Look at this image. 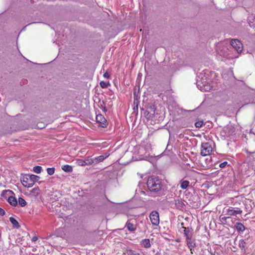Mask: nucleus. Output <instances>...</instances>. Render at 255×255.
<instances>
[{
  "label": "nucleus",
  "mask_w": 255,
  "mask_h": 255,
  "mask_svg": "<svg viewBox=\"0 0 255 255\" xmlns=\"http://www.w3.org/2000/svg\"><path fill=\"white\" fill-rule=\"evenodd\" d=\"M149 218L151 224L154 226H157L159 224V213L156 211H153L149 215Z\"/></svg>",
  "instance_id": "nucleus-4"
},
{
  "label": "nucleus",
  "mask_w": 255,
  "mask_h": 255,
  "mask_svg": "<svg viewBox=\"0 0 255 255\" xmlns=\"http://www.w3.org/2000/svg\"><path fill=\"white\" fill-rule=\"evenodd\" d=\"M62 169L66 172H71L73 170V168L69 165H64L62 166Z\"/></svg>",
  "instance_id": "nucleus-20"
},
{
  "label": "nucleus",
  "mask_w": 255,
  "mask_h": 255,
  "mask_svg": "<svg viewBox=\"0 0 255 255\" xmlns=\"http://www.w3.org/2000/svg\"><path fill=\"white\" fill-rule=\"evenodd\" d=\"M231 44L238 53L242 52L243 45L240 41L238 39H232L231 41Z\"/></svg>",
  "instance_id": "nucleus-5"
},
{
  "label": "nucleus",
  "mask_w": 255,
  "mask_h": 255,
  "mask_svg": "<svg viewBox=\"0 0 255 255\" xmlns=\"http://www.w3.org/2000/svg\"><path fill=\"white\" fill-rule=\"evenodd\" d=\"M127 254L128 255H140L139 253L132 250H127Z\"/></svg>",
  "instance_id": "nucleus-27"
},
{
  "label": "nucleus",
  "mask_w": 255,
  "mask_h": 255,
  "mask_svg": "<svg viewBox=\"0 0 255 255\" xmlns=\"http://www.w3.org/2000/svg\"><path fill=\"white\" fill-rule=\"evenodd\" d=\"M32 251H33V252H35V249H33V250H32Z\"/></svg>",
  "instance_id": "nucleus-37"
},
{
  "label": "nucleus",
  "mask_w": 255,
  "mask_h": 255,
  "mask_svg": "<svg viewBox=\"0 0 255 255\" xmlns=\"http://www.w3.org/2000/svg\"><path fill=\"white\" fill-rule=\"evenodd\" d=\"M108 155L104 156L103 155H100L95 158H92L93 164H97L98 163L103 161L105 158H106Z\"/></svg>",
  "instance_id": "nucleus-13"
},
{
  "label": "nucleus",
  "mask_w": 255,
  "mask_h": 255,
  "mask_svg": "<svg viewBox=\"0 0 255 255\" xmlns=\"http://www.w3.org/2000/svg\"><path fill=\"white\" fill-rule=\"evenodd\" d=\"M229 217H220V220L222 221H226V220L229 218Z\"/></svg>",
  "instance_id": "nucleus-34"
},
{
  "label": "nucleus",
  "mask_w": 255,
  "mask_h": 255,
  "mask_svg": "<svg viewBox=\"0 0 255 255\" xmlns=\"http://www.w3.org/2000/svg\"><path fill=\"white\" fill-rule=\"evenodd\" d=\"M180 187L182 189H186L189 186L190 182L187 180L182 179L180 181Z\"/></svg>",
  "instance_id": "nucleus-17"
},
{
  "label": "nucleus",
  "mask_w": 255,
  "mask_h": 255,
  "mask_svg": "<svg viewBox=\"0 0 255 255\" xmlns=\"http://www.w3.org/2000/svg\"><path fill=\"white\" fill-rule=\"evenodd\" d=\"M38 240V238L36 236H34L32 237L31 241L32 242H35Z\"/></svg>",
  "instance_id": "nucleus-35"
},
{
  "label": "nucleus",
  "mask_w": 255,
  "mask_h": 255,
  "mask_svg": "<svg viewBox=\"0 0 255 255\" xmlns=\"http://www.w3.org/2000/svg\"><path fill=\"white\" fill-rule=\"evenodd\" d=\"M125 227L131 233L134 232L136 230V223L135 220H128L125 225Z\"/></svg>",
  "instance_id": "nucleus-6"
},
{
  "label": "nucleus",
  "mask_w": 255,
  "mask_h": 255,
  "mask_svg": "<svg viewBox=\"0 0 255 255\" xmlns=\"http://www.w3.org/2000/svg\"><path fill=\"white\" fill-rule=\"evenodd\" d=\"M153 113H154V111L153 112ZM144 114L147 119H152L154 117V114H151L147 111L144 112Z\"/></svg>",
  "instance_id": "nucleus-23"
},
{
  "label": "nucleus",
  "mask_w": 255,
  "mask_h": 255,
  "mask_svg": "<svg viewBox=\"0 0 255 255\" xmlns=\"http://www.w3.org/2000/svg\"><path fill=\"white\" fill-rule=\"evenodd\" d=\"M47 172L48 175H52L55 172V168L54 167L48 168L47 169Z\"/></svg>",
  "instance_id": "nucleus-28"
},
{
  "label": "nucleus",
  "mask_w": 255,
  "mask_h": 255,
  "mask_svg": "<svg viewBox=\"0 0 255 255\" xmlns=\"http://www.w3.org/2000/svg\"><path fill=\"white\" fill-rule=\"evenodd\" d=\"M96 119L97 122L99 124V126L102 128L107 127V121L102 115L98 114L97 115Z\"/></svg>",
  "instance_id": "nucleus-11"
},
{
  "label": "nucleus",
  "mask_w": 255,
  "mask_h": 255,
  "mask_svg": "<svg viewBox=\"0 0 255 255\" xmlns=\"http://www.w3.org/2000/svg\"><path fill=\"white\" fill-rule=\"evenodd\" d=\"M33 171L36 173H40L42 171V167L38 165L35 166L33 167Z\"/></svg>",
  "instance_id": "nucleus-25"
},
{
  "label": "nucleus",
  "mask_w": 255,
  "mask_h": 255,
  "mask_svg": "<svg viewBox=\"0 0 255 255\" xmlns=\"http://www.w3.org/2000/svg\"><path fill=\"white\" fill-rule=\"evenodd\" d=\"M186 244L188 249L190 250L191 254H193L194 248L196 247V243L195 239L193 238V236L189 238L186 239Z\"/></svg>",
  "instance_id": "nucleus-8"
},
{
  "label": "nucleus",
  "mask_w": 255,
  "mask_h": 255,
  "mask_svg": "<svg viewBox=\"0 0 255 255\" xmlns=\"http://www.w3.org/2000/svg\"><path fill=\"white\" fill-rule=\"evenodd\" d=\"M8 203L13 206H15L17 204V201L14 197L10 196L8 198Z\"/></svg>",
  "instance_id": "nucleus-19"
},
{
  "label": "nucleus",
  "mask_w": 255,
  "mask_h": 255,
  "mask_svg": "<svg viewBox=\"0 0 255 255\" xmlns=\"http://www.w3.org/2000/svg\"><path fill=\"white\" fill-rule=\"evenodd\" d=\"M181 229L183 230V233L186 239L193 236V230L192 228L182 226Z\"/></svg>",
  "instance_id": "nucleus-12"
},
{
  "label": "nucleus",
  "mask_w": 255,
  "mask_h": 255,
  "mask_svg": "<svg viewBox=\"0 0 255 255\" xmlns=\"http://www.w3.org/2000/svg\"><path fill=\"white\" fill-rule=\"evenodd\" d=\"M239 247L242 250H243L244 252H246V242L244 240H242L240 241Z\"/></svg>",
  "instance_id": "nucleus-22"
},
{
  "label": "nucleus",
  "mask_w": 255,
  "mask_h": 255,
  "mask_svg": "<svg viewBox=\"0 0 255 255\" xmlns=\"http://www.w3.org/2000/svg\"><path fill=\"white\" fill-rule=\"evenodd\" d=\"M100 85L102 88H107L108 86H110L109 82H106L104 81H102L100 83Z\"/></svg>",
  "instance_id": "nucleus-24"
},
{
  "label": "nucleus",
  "mask_w": 255,
  "mask_h": 255,
  "mask_svg": "<svg viewBox=\"0 0 255 255\" xmlns=\"http://www.w3.org/2000/svg\"><path fill=\"white\" fill-rule=\"evenodd\" d=\"M170 204L172 206L174 205V208L177 210L183 211L186 209V205L181 199L178 198L174 199L170 201Z\"/></svg>",
  "instance_id": "nucleus-3"
},
{
  "label": "nucleus",
  "mask_w": 255,
  "mask_h": 255,
  "mask_svg": "<svg viewBox=\"0 0 255 255\" xmlns=\"http://www.w3.org/2000/svg\"><path fill=\"white\" fill-rule=\"evenodd\" d=\"M40 192V189L38 187L33 188L30 193L34 196H37Z\"/></svg>",
  "instance_id": "nucleus-21"
},
{
  "label": "nucleus",
  "mask_w": 255,
  "mask_h": 255,
  "mask_svg": "<svg viewBox=\"0 0 255 255\" xmlns=\"http://www.w3.org/2000/svg\"><path fill=\"white\" fill-rule=\"evenodd\" d=\"M195 125L197 128H201L203 125V121H198L195 123Z\"/></svg>",
  "instance_id": "nucleus-29"
},
{
  "label": "nucleus",
  "mask_w": 255,
  "mask_h": 255,
  "mask_svg": "<svg viewBox=\"0 0 255 255\" xmlns=\"http://www.w3.org/2000/svg\"><path fill=\"white\" fill-rule=\"evenodd\" d=\"M146 184L150 192L157 195L161 194L163 190V185L161 180L158 177H149L147 179Z\"/></svg>",
  "instance_id": "nucleus-1"
},
{
  "label": "nucleus",
  "mask_w": 255,
  "mask_h": 255,
  "mask_svg": "<svg viewBox=\"0 0 255 255\" xmlns=\"http://www.w3.org/2000/svg\"><path fill=\"white\" fill-rule=\"evenodd\" d=\"M79 165L84 166L93 164L92 158L90 156L86 157L85 159H78L77 161Z\"/></svg>",
  "instance_id": "nucleus-10"
},
{
  "label": "nucleus",
  "mask_w": 255,
  "mask_h": 255,
  "mask_svg": "<svg viewBox=\"0 0 255 255\" xmlns=\"http://www.w3.org/2000/svg\"><path fill=\"white\" fill-rule=\"evenodd\" d=\"M208 86H207V88H205V87L204 90H205V91H207V90H208Z\"/></svg>",
  "instance_id": "nucleus-36"
},
{
  "label": "nucleus",
  "mask_w": 255,
  "mask_h": 255,
  "mask_svg": "<svg viewBox=\"0 0 255 255\" xmlns=\"http://www.w3.org/2000/svg\"><path fill=\"white\" fill-rule=\"evenodd\" d=\"M235 227L239 233H242L245 230V227L240 222H237L235 224Z\"/></svg>",
  "instance_id": "nucleus-14"
},
{
  "label": "nucleus",
  "mask_w": 255,
  "mask_h": 255,
  "mask_svg": "<svg viewBox=\"0 0 255 255\" xmlns=\"http://www.w3.org/2000/svg\"><path fill=\"white\" fill-rule=\"evenodd\" d=\"M18 203L19 205H20L21 207H24L26 205V202L25 200L21 197L18 198Z\"/></svg>",
  "instance_id": "nucleus-26"
},
{
  "label": "nucleus",
  "mask_w": 255,
  "mask_h": 255,
  "mask_svg": "<svg viewBox=\"0 0 255 255\" xmlns=\"http://www.w3.org/2000/svg\"><path fill=\"white\" fill-rule=\"evenodd\" d=\"M213 144L212 141L202 142L201 146V155L203 156L210 155L213 151Z\"/></svg>",
  "instance_id": "nucleus-2"
},
{
  "label": "nucleus",
  "mask_w": 255,
  "mask_h": 255,
  "mask_svg": "<svg viewBox=\"0 0 255 255\" xmlns=\"http://www.w3.org/2000/svg\"><path fill=\"white\" fill-rule=\"evenodd\" d=\"M243 211L240 208H234L230 207L226 211V214L230 216H236L238 214H240Z\"/></svg>",
  "instance_id": "nucleus-7"
},
{
  "label": "nucleus",
  "mask_w": 255,
  "mask_h": 255,
  "mask_svg": "<svg viewBox=\"0 0 255 255\" xmlns=\"http://www.w3.org/2000/svg\"><path fill=\"white\" fill-rule=\"evenodd\" d=\"M5 212L4 210L3 209L0 208V215L2 216L5 215Z\"/></svg>",
  "instance_id": "nucleus-33"
},
{
  "label": "nucleus",
  "mask_w": 255,
  "mask_h": 255,
  "mask_svg": "<svg viewBox=\"0 0 255 255\" xmlns=\"http://www.w3.org/2000/svg\"><path fill=\"white\" fill-rule=\"evenodd\" d=\"M227 164H228V162L227 161H224V162L220 163L219 166L221 168H223L227 166Z\"/></svg>",
  "instance_id": "nucleus-30"
},
{
  "label": "nucleus",
  "mask_w": 255,
  "mask_h": 255,
  "mask_svg": "<svg viewBox=\"0 0 255 255\" xmlns=\"http://www.w3.org/2000/svg\"><path fill=\"white\" fill-rule=\"evenodd\" d=\"M140 245L145 248H149L151 247L150 241L148 239L142 240Z\"/></svg>",
  "instance_id": "nucleus-16"
},
{
  "label": "nucleus",
  "mask_w": 255,
  "mask_h": 255,
  "mask_svg": "<svg viewBox=\"0 0 255 255\" xmlns=\"http://www.w3.org/2000/svg\"><path fill=\"white\" fill-rule=\"evenodd\" d=\"M29 176L30 178V182H31L32 186L34 185L35 183L38 181L40 178L39 176L34 174H29Z\"/></svg>",
  "instance_id": "nucleus-15"
},
{
  "label": "nucleus",
  "mask_w": 255,
  "mask_h": 255,
  "mask_svg": "<svg viewBox=\"0 0 255 255\" xmlns=\"http://www.w3.org/2000/svg\"><path fill=\"white\" fill-rule=\"evenodd\" d=\"M7 192H9L10 193H13V192L10 190H4V191H2V192L1 193V195L4 196V194L7 193Z\"/></svg>",
  "instance_id": "nucleus-32"
},
{
  "label": "nucleus",
  "mask_w": 255,
  "mask_h": 255,
  "mask_svg": "<svg viewBox=\"0 0 255 255\" xmlns=\"http://www.w3.org/2000/svg\"><path fill=\"white\" fill-rule=\"evenodd\" d=\"M103 76L104 78L107 79H110V75L108 73V72H106L104 75Z\"/></svg>",
  "instance_id": "nucleus-31"
},
{
  "label": "nucleus",
  "mask_w": 255,
  "mask_h": 255,
  "mask_svg": "<svg viewBox=\"0 0 255 255\" xmlns=\"http://www.w3.org/2000/svg\"><path fill=\"white\" fill-rule=\"evenodd\" d=\"M104 110H105V111H106V107H105V108H104Z\"/></svg>",
  "instance_id": "nucleus-38"
},
{
  "label": "nucleus",
  "mask_w": 255,
  "mask_h": 255,
  "mask_svg": "<svg viewBox=\"0 0 255 255\" xmlns=\"http://www.w3.org/2000/svg\"><path fill=\"white\" fill-rule=\"evenodd\" d=\"M20 181L23 186L27 188L32 187L31 182H30L29 174H25L22 175L20 178Z\"/></svg>",
  "instance_id": "nucleus-9"
},
{
  "label": "nucleus",
  "mask_w": 255,
  "mask_h": 255,
  "mask_svg": "<svg viewBox=\"0 0 255 255\" xmlns=\"http://www.w3.org/2000/svg\"><path fill=\"white\" fill-rule=\"evenodd\" d=\"M9 221L12 224L13 227L16 229L20 228L18 222L14 218L11 217L9 218Z\"/></svg>",
  "instance_id": "nucleus-18"
}]
</instances>
